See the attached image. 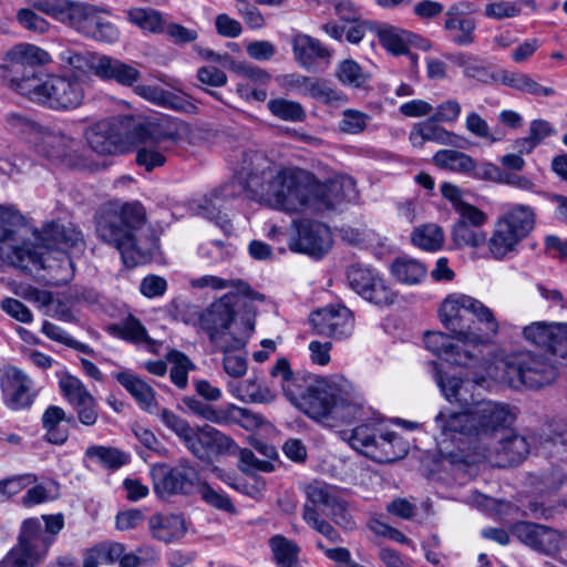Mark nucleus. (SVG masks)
<instances>
[{
  "mask_svg": "<svg viewBox=\"0 0 567 567\" xmlns=\"http://www.w3.org/2000/svg\"><path fill=\"white\" fill-rule=\"evenodd\" d=\"M86 457L97 461L102 466L116 470L128 462L126 453L116 447L92 445L85 451Z\"/></svg>",
  "mask_w": 567,
  "mask_h": 567,
  "instance_id": "de8ad7c7",
  "label": "nucleus"
},
{
  "mask_svg": "<svg viewBox=\"0 0 567 567\" xmlns=\"http://www.w3.org/2000/svg\"><path fill=\"white\" fill-rule=\"evenodd\" d=\"M50 61V54L43 49L30 43H19L1 59L0 80L11 90L27 96V91L22 87L31 83V80L40 82L45 73L39 68Z\"/></svg>",
  "mask_w": 567,
  "mask_h": 567,
  "instance_id": "6e6552de",
  "label": "nucleus"
},
{
  "mask_svg": "<svg viewBox=\"0 0 567 567\" xmlns=\"http://www.w3.org/2000/svg\"><path fill=\"white\" fill-rule=\"evenodd\" d=\"M382 429L375 423H363L354 427L348 437L349 444L369 457L371 449L379 440Z\"/></svg>",
  "mask_w": 567,
  "mask_h": 567,
  "instance_id": "49530a36",
  "label": "nucleus"
},
{
  "mask_svg": "<svg viewBox=\"0 0 567 567\" xmlns=\"http://www.w3.org/2000/svg\"><path fill=\"white\" fill-rule=\"evenodd\" d=\"M516 416V408L506 402L481 400L465 411H440L434 422L445 437L486 443L511 429Z\"/></svg>",
  "mask_w": 567,
  "mask_h": 567,
  "instance_id": "f03ea898",
  "label": "nucleus"
},
{
  "mask_svg": "<svg viewBox=\"0 0 567 567\" xmlns=\"http://www.w3.org/2000/svg\"><path fill=\"white\" fill-rule=\"evenodd\" d=\"M138 90L140 93L147 99L159 100L164 105H167L173 110L188 112L192 109H195L193 103L172 92L151 86H142Z\"/></svg>",
  "mask_w": 567,
  "mask_h": 567,
  "instance_id": "13d9d810",
  "label": "nucleus"
},
{
  "mask_svg": "<svg viewBox=\"0 0 567 567\" xmlns=\"http://www.w3.org/2000/svg\"><path fill=\"white\" fill-rule=\"evenodd\" d=\"M238 300L237 293H225L198 316L199 326L208 334L209 340L223 349L225 347L219 342L235 320Z\"/></svg>",
  "mask_w": 567,
  "mask_h": 567,
  "instance_id": "dca6fc26",
  "label": "nucleus"
},
{
  "mask_svg": "<svg viewBox=\"0 0 567 567\" xmlns=\"http://www.w3.org/2000/svg\"><path fill=\"white\" fill-rule=\"evenodd\" d=\"M37 481V475L31 473L13 475L0 480V503L10 501L13 496L18 495L27 486L34 484Z\"/></svg>",
  "mask_w": 567,
  "mask_h": 567,
  "instance_id": "052dcab7",
  "label": "nucleus"
},
{
  "mask_svg": "<svg viewBox=\"0 0 567 567\" xmlns=\"http://www.w3.org/2000/svg\"><path fill=\"white\" fill-rule=\"evenodd\" d=\"M127 20L142 29L153 34H161L165 18L163 14L152 8H133L127 10Z\"/></svg>",
  "mask_w": 567,
  "mask_h": 567,
  "instance_id": "c03bdc74",
  "label": "nucleus"
},
{
  "mask_svg": "<svg viewBox=\"0 0 567 567\" xmlns=\"http://www.w3.org/2000/svg\"><path fill=\"white\" fill-rule=\"evenodd\" d=\"M310 322L316 333L333 339H344L352 334L354 319L344 306H329L310 315Z\"/></svg>",
  "mask_w": 567,
  "mask_h": 567,
  "instance_id": "6ab92c4d",
  "label": "nucleus"
},
{
  "mask_svg": "<svg viewBox=\"0 0 567 567\" xmlns=\"http://www.w3.org/2000/svg\"><path fill=\"white\" fill-rule=\"evenodd\" d=\"M96 76L104 81H114L122 86H132L141 79V72L116 58L101 55Z\"/></svg>",
  "mask_w": 567,
  "mask_h": 567,
  "instance_id": "bb28decb",
  "label": "nucleus"
},
{
  "mask_svg": "<svg viewBox=\"0 0 567 567\" xmlns=\"http://www.w3.org/2000/svg\"><path fill=\"white\" fill-rule=\"evenodd\" d=\"M497 369L501 381L513 389H539L554 382L557 377L553 361L533 351L513 353L502 360Z\"/></svg>",
  "mask_w": 567,
  "mask_h": 567,
  "instance_id": "0eeeda50",
  "label": "nucleus"
},
{
  "mask_svg": "<svg viewBox=\"0 0 567 567\" xmlns=\"http://www.w3.org/2000/svg\"><path fill=\"white\" fill-rule=\"evenodd\" d=\"M66 420L65 412L58 405H50L42 414V426L47 431L45 440L52 444L62 445L69 437L66 429H62L59 424ZM71 421V417L68 419Z\"/></svg>",
  "mask_w": 567,
  "mask_h": 567,
  "instance_id": "4c0bfd02",
  "label": "nucleus"
},
{
  "mask_svg": "<svg viewBox=\"0 0 567 567\" xmlns=\"http://www.w3.org/2000/svg\"><path fill=\"white\" fill-rule=\"evenodd\" d=\"M439 315L442 323L453 334V338L473 349H476L483 342L482 337L474 330L473 317L485 323L489 332L496 333L498 330V323L491 309L466 295H450L446 297L441 305Z\"/></svg>",
  "mask_w": 567,
  "mask_h": 567,
  "instance_id": "423d86ee",
  "label": "nucleus"
},
{
  "mask_svg": "<svg viewBox=\"0 0 567 567\" xmlns=\"http://www.w3.org/2000/svg\"><path fill=\"white\" fill-rule=\"evenodd\" d=\"M229 389L236 398L254 403H270L276 398L268 386L251 380L238 384L229 383Z\"/></svg>",
  "mask_w": 567,
  "mask_h": 567,
  "instance_id": "37998d69",
  "label": "nucleus"
},
{
  "mask_svg": "<svg viewBox=\"0 0 567 567\" xmlns=\"http://www.w3.org/2000/svg\"><path fill=\"white\" fill-rule=\"evenodd\" d=\"M239 425L246 431H255L264 424L261 415L251 412L248 409L235 404L225 405V412L220 426Z\"/></svg>",
  "mask_w": 567,
  "mask_h": 567,
  "instance_id": "79ce46f5",
  "label": "nucleus"
},
{
  "mask_svg": "<svg viewBox=\"0 0 567 567\" xmlns=\"http://www.w3.org/2000/svg\"><path fill=\"white\" fill-rule=\"evenodd\" d=\"M102 54L86 50H75L70 47H62L59 52V59L62 63L78 70L82 73H93L96 75L97 64Z\"/></svg>",
  "mask_w": 567,
  "mask_h": 567,
  "instance_id": "c9c22d12",
  "label": "nucleus"
},
{
  "mask_svg": "<svg viewBox=\"0 0 567 567\" xmlns=\"http://www.w3.org/2000/svg\"><path fill=\"white\" fill-rule=\"evenodd\" d=\"M27 97L53 110H72L84 99L83 84L76 79L45 74L40 82L31 80L23 87Z\"/></svg>",
  "mask_w": 567,
  "mask_h": 567,
  "instance_id": "9d476101",
  "label": "nucleus"
},
{
  "mask_svg": "<svg viewBox=\"0 0 567 567\" xmlns=\"http://www.w3.org/2000/svg\"><path fill=\"white\" fill-rule=\"evenodd\" d=\"M35 152L51 161H60L69 167L80 171H96L99 165L78 150L76 141L62 133L49 130L34 132Z\"/></svg>",
  "mask_w": 567,
  "mask_h": 567,
  "instance_id": "f8f14e48",
  "label": "nucleus"
},
{
  "mask_svg": "<svg viewBox=\"0 0 567 567\" xmlns=\"http://www.w3.org/2000/svg\"><path fill=\"white\" fill-rule=\"evenodd\" d=\"M115 379L136 400L142 410L148 413L158 412L161 416L155 391L150 384L128 371L116 373Z\"/></svg>",
  "mask_w": 567,
  "mask_h": 567,
  "instance_id": "c85d7f7f",
  "label": "nucleus"
},
{
  "mask_svg": "<svg viewBox=\"0 0 567 567\" xmlns=\"http://www.w3.org/2000/svg\"><path fill=\"white\" fill-rule=\"evenodd\" d=\"M452 240L457 248L480 247L486 243V234L482 229L456 221L452 229Z\"/></svg>",
  "mask_w": 567,
  "mask_h": 567,
  "instance_id": "6e6d98bb",
  "label": "nucleus"
},
{
  "mask_svg": "<svg viewBox=\"0 0 567 567\" xmlns=\"http://www.w3.org/2000/svg\"><path fill=\"white\" fill-rule=\"evenodd\" d=\"M179 140L177 128H155L136 150L137 165L143 166L147 172L163 166L166 162L164 153L169 148L167 144L175 145Z\"/></svg>",
  "mask_w": 567,
  "mask_h": 567,
  "instance_id": "412c9836",
  "label": "nucleus"
},
{
  "mask_svg": "<svg viewBox=\"0 0 567 567\" xmlns=\"http://www.w3.org/2000/svg\"><path fill=\"white\" fill-rule=\"evenodd\" d=\"M145 220L144 208L138 203H126L121 207L107 205L96 214L95 230L103 243L120 251L124 265L132 268L144 264L155 245L140 237Z\"/></svg>",
  "mask_w": 567,
  "mask_h": 567,
  "instance_id": "7ed1b4c3",
  "label": "nucleus"
},
{
  "mask_svg": "<svg viewBox=\"0 0 567 567\" xmlns=\"http://www.w3.org/2000/svg\"><path fill=\"white\" fill-rule=\"evenodd\" d=\"M20 219L21 216L0 206V257L22 270H29L31 266L45 268L47 259L42 248L27 243L21 246L14 244L16 227Z\"/></svg>",
  "mask_w": 567,
  "mask_h": 567,
  "instance_id": "9b49d317",
  "label": "nucleus"
},
{
  "mask_svg": "<svg viewBox=\"0 0 567 567\" xmlns=\"http://www.w3.org/2000/svg\"><path fill=\"white\" fill-rule=\"evenodd\" d=\"M240 177L241 171L239 172V175L236 176L231 182L223 185L218 189L212 192L209 195L200 198L196 204L197 215L210 220L219 218L223 202L243 192L240 187Z\"/></svg>",
  "mask_w": 567,
  "mask_h": 567,
  "instance_id": "c756f323",
  "label": "nucleus"
},
{
  "mask_svg": "<svg viewBox=\"0 0 567 567\" xmlns=\"http://www.w3.org/2000/svg\"><path fill=\"white\" fill-rule=\"evenodd\" d=\"M192 287L194 288H205L212 287L213 289H225V288H236L238 292L244 296L250 297L254 291L250 286L243 280H226L216 276L206 275L199 278L192 279Z\"/></svg>",
  "mask_w": 567,
  "mask_h": 567,
  "instance_id": "680f3d73",
  "label": "nucleus"
},
{
  "mask_svg": "<svg viewBox=\"0 0 567 567\" xmlns=\"http://www.w3.org/2000/svg\"><path fill=\"white\" fill-rule=\"evenodd\" d=\"M53 538L45 535L38 518L24 519L18 536L17 545L44 559Z\"/></svg>",
  "mask_w": 567,
  "mask_h": 567,
  "instance_id": "7c9ffc66",
  "label": "nucleus"
},
{
  "mask_svg": "<svg viewBox=\"0 0 567 567\" xmlns=\"http://www.w3.org/2000/svg\"><path fill=\"white\" fill-rule=\"evenodd\" d=\"M558 324L559 323L556 322L547 323L544 321L533 322L524 328L523 336L529 342L549 351Z\"/></svg>",
  "mask_w": 567,
  "mask_h": 567,
  "instance_id": "3c124183",
  "label": "nucleus"
},
{
  "mask_svg": "<svg viewBox=\"0 0 567 567\" xmlns=\"http://www.w3.org/2000/svg\"><path fill=\"white\" fill-rule=\"evenodd\" d=\"M4 404L14 411L29 409L37 396L32 379L17 367L8 368L0 377Z\"/></svg>",
  "mask_w": 567,
  "mask_h": 567,
  "instance_id": "f3484780",
  "label": "nucleus"
},
{
  "mask_svg": "<svg viewBox=\"0 0 567 567\" xmlns=\"http://www.w3.org/2000/svg\"><path fill=\"white\" fill-rule=\"evenodd\" d=\"M350 287L364 300L378 307H388L395 302L396 292L374 269L362 264H352L347 269Z\"/></svg>",
  "mask_w": 567,
  "mask_h": 567,
  "instance_id": "4468645a",
  "label": "nucleus"
},
{
  "mask_svg": "<svg viewBox=\"0 0 567 567\" xmlns=\"http://www.w3.org/2000/svg\"><path fill=\"white\" fill-rule=\"evenodd\" d=\"M453 334L443 332H426L424 334L425 347L439 358L458 367H474L480 361V355L461 342H453Z\"/></svg>",
  "mask_w": 567,
  "mask_h": 567,
  "instance_id": "4be33fe9",
  "label": "nucleus"
},
{
  "mask_svg": "<svg viewBox=\"0 0 567 567\" xmlns=\"http://www.w3.org/2000/svg\"><path fill=\"white\" fill-rule=\"evenodd\" d=\"M269 547L278 567H300V547L296 542L278 534L270 537Z\"/></svg>",
  "mask_w": 567,
  "mask_h": 567,
  "instance_id": "e433bc0d",
  "label": "nucleus"
},
{
  "mask_svg": "<svg viewBox=\"0 0 567 567\" xmlns=\"http://www.w3.org/2000/svg\"><path fill=\"white\" fill-rule=\"evenodd\" d=\"M408 452L409 443L401 435L382 430L369 457L378 463H392L403 458Z\"/></svg>",
  "mask_w": 567,
  "mask_h": 567,
  "instance_id": "cd10ccee",
  "label": "nucleus"
},
{
  "mask_svg": "<svg viewBox=\"0 0 567 567\" xmlns=\"http://www.w3.org/2000/svg\"><path fill=\"white\" fill-rule=\"evenodd\" d=\"M307 502L310 506L322 505L329 507L333 499L338 496L333 486L321 482H312L305 487Z\"/></svg>",
  "mask_w": 567,
  "mask_h": 567,
  "instance_id": "e2e57ef3",
  "label": "nucleus"
},
{
  "mask_svg": "<svg viewBox=\"0 0 567 567\" xmlns=\"http://www.w3.org/2000/svg\"><path fill=\"white\" fill-rule=\"evenodd\" d=\"M433 163L441 169L466 175L474 168V159L470 155L455 150L437 151L433 156Z\"/></svg>",
  "mask_w": 567,
  "mask_h": 567,
  "instance_id": "58836bf2",
  "label": "nucleus"
},
{
  "mask_svg": "<svg viewBox=\"0 0 567 567\" xmlns=\"http://www.w3.org/2000/svg\"><path fill=\"white\" fill-rule=\"evenodd\" d=\"M536 215L530 206L515 204L499 216L487 241L488 250L495 259H503L516 250L517 245L534 229Z\"/></svg>",
  "mask_w": 567,
  "mask_h": 567,
  "instance_id": "1a4fd4ad",
  "label": "nucleus"
},
{
  "mask_svg": "<svg viewBox=\"0 0 567 567\" xmlns=\"http://www.w3.org/2000/svg\"><path fill=\"white\" fill-rule=\"evenodd\" d=\"M182 402L189 413L220 426L225 406H214L194 395L184 396Z\"/></svg>",
  "mask_w": 567,
  "mask_h": 567,
  "instance_id": "8fccbe9b",
  "label": "nucleus"
},
{
  "mask_svg": "<svg viewBox=\"0 0 567 567\" xmlns=\"http://www.w3.org/2000/svg\"><path fill=\"white\" fill-rule=\"evenodd\" d=\"M124 121L128 118L102 120L85 132V138L92 151L102 155L116 154L122 151L126 137Z\"/></svg>",
  "mask_w": 567,
  "mask_h": 567,
  "instance_id": "aec40b11",
  "label": "nucleus"
},
{
  "mask_svg": "<svg viewBox=\"0 0 567 567\" xmlns=\"http://www.w3.org/2000/svg\"><path fill=\"white\" fill-rule=\"evenodd\" d=\"M498 443L499 447H497V452L504 454L506 461L511 464L520 463L529 453L528 442L524 436L518 434L502 439Z\"/></svg>",
  "mask_w": 567,
  "mask_h": 567,
  "instance_id": "864d4df0",
  "label": "nucleus"
},
{
  "mask_svg": "<svg viewBox=\"0 0 567 567\" xmlns=\"http://www.w3.org/2000/svg\"><path fill=\"white\" fill-rule=\"evenodd\" d=\"M154 492L161 498L173 495H190L198 486L200 475L186 457L178 460L176 465L156 464L151 470Z\"/></svg>",
  "mask_w": 567,
  "mask_h": 567,
  "instance_id": "ddd939ff",
  "label": "nucleus"
},
{
  "mask_svg": "<svg viewBox=\"0 0 567 567\" xmlns=\"http://www.w3.org/2000/svg\"><path fill=\"white\" fill-rule=\"evenodd\" d=\"M375 32L381 45L392 54L408 53L411 33L389 24L375 25Z\"/></svg>",
  "mask_w": 567,
  "mask_h": 567,
  "instance_id": "a19ab883",
  "label": "nucleus"
},
{
  "mask_svg": "<svg viewBox=\"0 0 567 567\" xmlns=\"http://www.w3.org/2000/svg\"><path fill=\"white\" fill-rule=\"evenodd\" d=\"M161 420L202 463L212 464L221 455L237 454L238 445L234 439L213 425L192 426L187 420L168 409L161 410Z\"/></svg>",
  "mask_w": 567,
  "mask_h": 567,
  "instance_id": "39448f33",
  "label": "nucleus"
},
{
  "mask_svg": "<svg viewBox=\"0 0 567 567\" xmlns=\"http://www.w3.org/2000/svg\"><path fill=\"white\" fill-rule=\"evenodd\" d=\"M302 519L308 526L321 534L332 544L342 543V537L338 530L326 519H323L317 508L305 504L302 508Z\"/></svg>",
  "mask_w": 567,
  "mask_h": 567,
  "instance_id": "09e8293b",
  "label": "nucleus"
},
{
  "mask_svg": "<svg viewBox=\"0 0 567 567\" xmlns=\"http://www.w3.org/2000/svg\"><path fill=\"white\" fill-rule=\"evenodd\" d=\"M465 126L473 135L485 138L491 143L501 141L505 135L501 130H495V133H491L487 122L475 112L467 115Z\"/></svg>",
  "mask_w": 567,
  "mask_h": 567,
  "instance_id": "338daca9",
  "label": "nucleus"
},
{
  "mask_svg": "<svg viewBox=\"0 0 567 567\" xmlns=\"http://www.w3.org/2000/svg\"><path fill=\"white\" fill-rule=\"evenodd\" d=\"M332 246L330 229L316 221H305L298 227V237L295 238L289 247L293 251L307 254L315 258L324 256Z\"/></svg>",
  "mask_w": 567,
  "mask_h": 567,
  "instance_id": "5701e85b",
  "label": "nucleus"
},
{
  "mask_svg": "<svg viewBox=\"0 0 567 567\" xmlns=\"http://www.w3.org/2000/svg\"><path fill=\"white\" fill-rule=\"evenodd\" d=\"M369 120H371L369 114L358 110L347 109L342 112V120L339 123V127L344 133L359 134L365 130Z\"/></svg>",
  "mask_w": 567,
  "mask_h": 567,
  "instance_id": "774afa93",
  "label": "nucleus"
},
{
  "mask_svg": "<svg viewBox=\"0 0 567 567\" xmlns=\"http://www.w3.org/2000/svg\"><path fill=\"white\" fill-rule=\"evenodd\" d=\"M433 116L413 125L409 140L413 147H423L426 142L464 148L467 140L439 125Z\"/></svg>",
  "mask_w": 567,
  "mask_h": 567,
  "instance_id": "393cba45",
  "label": "nucleus"
},
{
  "mask_svg": "<svg viewBox=\"0 0 567 567\" xmlns=\"http://www.w3.org/2000/svg\"><path fill=\"white\" fill-rule=\"evenodd\" d=\"M339 81L355 89L362 87L369 80V75L362 70L359 63L348 59L342 61L337 70Z\"/></svg>",
  "mask_w": 567,
  "mask_h": 567,
  "instance_id": "4d7b16f0",
  "label": "nucleus"
},
{
  "mask_svg": "<svg viewBox=\"0 0 567 567\" xmlns=\"http://www.w3.org/2000/svg\"><path fill=\"white\" fill-rule=\"evenodd\" d=\"M152 536L164 543L183 538L187 533V523L183 514H154L148 519Z\"/></svg>",
  "mask_w": 567,
  "mask_h": 567,
  "instance_id": "a878e982",
  "label": "nucleus"
},
{
  "mask_svg": "<svg viewBox=\"0 0 567 567\" xmlns=\"http://www.w3.org/2000/svg\"><path fill=\"white\" fill-rule=\"evenodd\" d=\"M42 239L48 249L54 246H63L66 248H81L84 246L82 231L71 223L63 224L52 221L47 224L42 230Z\"/></svg>",
  "mask_w": 567,
  "mask_h": 567,
  "instance_id": "2f4dec72",
  "label": "nucleus"
},
{
  "mask_svg": "<svg viewBox=\"0 0 567 567\" xmlns=\"http://www.w3.org/2000/svg\"><path fill=\"white\" fill-rule=\"evenodd\" d=\"M311 208L315 210L331 209L344 200L357 198L355 182L350 176H337L326 183H320L313 176Z\"/></svg>",
  "mask_w": 567,
  "mask_h": 567,
  "instance_id": "a211bd4d",
  "label": "nucleus"
},
{
  "mask_svg": "<svg viewBox=\"0 0 567 567\" xmlns=\"http://www.w3.org/2000/svg\"><path fill=\"white\" fill-rule=\"evenodd\" d=\"M167 360L173 363L169 372L171 381L179 389H185L188 382V371L194 368L190 360L182 352L173 350L167 354Z\"/></svg>",
  "mask_w": 567,
  "mask_h": 567,
  "instance_id": "bf43d9fd",
  "label": "nucleus"
},
{
  "mask_svg": "<svg viewBox=\"0 0 567 567\" xmlns=\"http://www.w3.org/2000/svg\"><path fill=\"white\" fill-rule=\"evenodd\" d=\"M61 14L73 28L97 41L112 43L118 38L116 27L102 20L92 6L65 1L61 7Z\"/></svg>",
  "mask_w": 567,
  "mask_h": 567,
  "instance_id": "2eb2a0df",
  "label": "nucleus"
},
{
  "mask_svg": "<svg viewBox=\"0 0 567 567\" xmlns=\"http://www.w3.org/2000/svg\"><path fill=\"white\" fill-rule=\"evenodd\" d=\"M267 106L274 116L284 121L303 122L307 116L303 106L299 102L282 97L268 101Z\"/></svg>",
  "mask_w": 567,
  "mask_h": 567,
  "instance_id": "603ef678",
  "label": "nucleus"
},
{
  "mask_svg": "<svg viewBox=\"0 0 567 567\" xmlns=\"http://www.w3.org/2000/svg\"><path fill=\"white\" fill-rule=\"evenodd\" d=\"M453 62L463 69L464 75L468 79H473L483 84L498 81V76L493 71L492 65L480 56L468 53H458L453 58Z\"/></svg>",
  "mask_w": 567,
  "mask_h": 567,
  "instance_id": "72a5a7b5",
  "label": "nucleus"
},
{
  "mask_svg": "<svg viewBox=\"0 0 567 567\" xmlns=\"http://www.w3.org/2000/svg\"><path fill=\"white\" fill-rule=\"evenodd\" d=\"M426 267L416 259L399 257L391 265V274L402 284L415 285L426 276Z\"/></svg>",
  "mask_w": 567,
  "mask_h": 567,
  "instance_id": "ea45409f",
  "label": "nucleus"
},
{
  "mask_svg": "<svg viewBox=\"0 0 567 567\" xmlns=\"http://www.w3.org/2000/svg\"><path fill=\"white\" fill-rule=\"evenodd\" d=\"M513 534L523 544L547 555L554 554L559 549L563 538L559 530L529 522L515 524Z\"/></svg>",
  "mask_w": 567,
  "mask_h": 567,
  "instance_id": "b1692460",
  "label": "nucleus"
},
{
  "mask_svg": "<svg viewBox=\"0 0 567 567\" xmlns=\"http://www.w3.org/2000/svg\"><path fill=\"white\" fill-rule=\"evenodd\" d=\"M198 493L207 505L229 514L236 513V507L229 496L214 489L208 483H199Z\"/></svg>",
  "mask_w": 567,
  "mask_h": 567,
  "instance_id": "0e129e2a",
  "label": "nucleus"
},
{
  "mask_svg": "<svg viewBox=\"0 0 567 567\" xmlns=\"http://www.w3.org/2000/svg\"><path fill=\"white\" fill-rule=\"evenodd\" d=\"M270 374L280 379V385L286 398L296 406L306 392V381L308 374L300 375L291 370L290 363L286 358H280L272 367Z\"/></svg>",
  "mask_w": 567,
  "mask_h": 567,
  "instance_id": "473e14b6",
  "label": "nucleus"
},
{
  "mask_svg": "<svg viewBox=\"0 0 567 567\" xmlns=\"http://www.w3.org/2000/svg\"><path fill=\"white\" fill-rule=\"evenodd\" d=\"M411 241L423 250L436 251L443 246L444 233L436 224H424L412 231Z\"/></svg>",
  "mask_w": 567,
  "mask_h": 567,
  "instance_id": "a18cd8bd",
  "label": "nucleus"
},
{
  "mask_svg": "<svg viewBox=\"0 0 567 567\" xmlns=\"http://www.w3.org/2000/svg\"><path fill=\"white\" fill-rule=\"evenodd\" d=\"M43 559L16 545L0 561V567H37Z\"/></svg>",
  "mask_w": 567,
  "mask_h": 567,
  "instance_id": "69168bd1",
  "label": "nucleus"
},
{
  "mask_svg": "<svg viewBox=\"0 0 567 567\" xmlns=\"http://www.w3.org/2000/svg\"><path fill=\"white\" fill-rule=\"evenodd\" d=\"M59 385L62 394L73 408L85 403V401L93 396L83 382L71 374L63 375L59 381Z\"/></svg>",
  "mask_w": 567,
  "mask_h": 567,
  "instance_id": "5fc2aeb1",
  "label": "nucleus"
},
{
  "mask_svg": "<svg viewBox=\"0 0 567 567\" xmlns=\"http://www.w3.org/2000/svg\"><path fill=\"white\" fill-rule=\"evenodd\" d=\"M250 165L243 167L240 177L241 190H247L250 197L286 213L311 208L313 174L299 168L275 172L271 161L259 153L250 156Z\"/></svg>",
  "mask_w": 567,
  "mask_h": 567,
  "instance_id": "f257e3e1",
  "label": "nucleus"
},
{
  "mask_svg": "<svg viewBox=\"0 0 567 567\" xmlns=\"http://www.w3.org/2000/svg\"><path fill=\"white\" fill-rule=\"evenodd\" d=\"M305 381L306 392L296 408L309 417L328 423L330 420L352 422L367 415L362 396L348 380L336 382L317 374H308Z\"/></svg>",
  "mask_w": 567,
  "mask_h": 567,
  "instance_id": "20e7f679",
  "label": "nucleus"
},
{
  "mask_svg": "<svg viewBox=\"0 0 567 567\" xmlns=\"http://www.w3.org/2000/svg\"><path fill=\"white\" fill-rule=\"evenodd\" d=\"M293 53L296 60L306 68L311 66L318 59L330 56L329 50L319 40L307 34L295 37Z\"/></svg>",
  "mask_w": 567,
  "mask_h": 567,
  "instance_id": "f704fd0d",
  "label": "nucleus"
}]
</instances>
